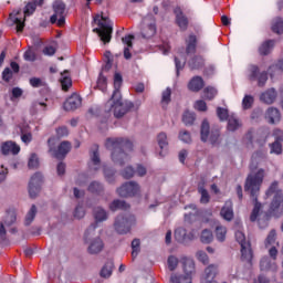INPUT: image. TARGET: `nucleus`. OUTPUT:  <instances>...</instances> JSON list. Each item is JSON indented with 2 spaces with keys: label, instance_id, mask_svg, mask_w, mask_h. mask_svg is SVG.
Masks as SVG:
<instances>
[{
  "label": "nucleus",
  "instance_id": "b1692460",
  "mask_svg": "<svg viewBox=\"0 0 283 283\" xmlns=\"http://www.w3.org/2000/svg\"><path fill=\"white\" fill-rule=\"evenodd\" d=\"M181 264L184 266V275L191 277V275L196 273V263L193 262V259L185 256L181 259Z\"/></svg>",
  "mask_w": 283,
  "mask_h": 283
},
{
  "label": "nucleus",
  "instance_id": "5fc2aeb1",
  "mask_svg": "<svg viewBox=\"0 0 283 283\" xmlns=\"http://www.w3.org/2000/svg\"><path fill=\"white\" fill-rule=\"evenodd\" d=\"M198 192L201 195L200 202L202 205H207L209 200H211V197L209 196V191H207L205 187H199Z\"/></svg>",
  "mask_w": 283,
  "mask_h": 283
},
{
  "label": "nucleus",
  "instance_id": "4be33fe9",
  "mask_svg": "<svg viewBox=\"0 0 283 283\" xmlns=\"http://www.w3.org/2000/svg\"><path fill=\"white\" fill-rule=\"evenodd\" d=\"M157 143L159 146V149H161V151H159V156L160 158H165V156H167V147H169V139H167V133H159L157 135Z\"/></svg>",
  "mask_w": 283,
  "mask_h": 283
},
{
  "label": "nucleus",
  "instance_id": "a878e982",
  "mask_svg": "<svg viewBox=\"0 0 283 283\" xmlns=\"http://www.w3.org/2000/svg\"><path fill=\"white\" fill-rule=\"evenodd\" d=\"M202 87H205V80L200 76L192 77L188 83V90H190V92H200Z\"/></svg>",
  "mask_w": 283,
  "mask_h": 283
},
{
  "label": "nucleus",
  "instance_id": "c756f323",
  "mask_svg": "<svg viewBox=\"0 0 283 283\" xmlns=\"http://www.w3.org/2000/svg\"><path fill=\"white\" fill-rule=\"evenodd\" d=\"M19 14H21V9L10 13V19L12 20V25H17V31L23 32V28H25V22L19 19Z\"/></svg>",
  "mask_w": 283,
  "mask_h": 283
},
{
  "label": "nucleus",
  "instance_id": "0e129e2a",
  "mask_svg": "<svg viewBox=\"0 0 283 283\" xmlns=\"http://www.w3.org/2000/svg\"><path fill=\"white\" fill-rule=\"evenodd\" d=\"M36 6L38 4L35 2H29L24 8V17H30L31 14H34Z\"/></svg>",
  "mask_w": 283,
  "mask_h": 283
},
{
  "label": "nucleus",
  "instance_id": "39448f33",
  "mask_svg": "<svg viewBox=\"0 0 283 283\" xmlns=\"http://www.w3.org/2000/svg\"><path fill=\"white\" fill-rule=\"evenodd\" d=\"M200 136L202 143H209L212 147L220 145V130L211 129L209 120L203 119L200 128Z\"/></svg>",
  "mask_w": 283,
  "mask_h": 283
},
{
  "label": "nucleus",
  "instance_id": "680f3d73",
  "mask_svg": "<svg viewBox=\"0 0 283 283\" xmlns=\"http://www.w3.org/2000/svg\"><path fill=\"white\" fill-rule=\"evenodd\" d=\"M270 154H276L277 156L282 154V142H274L270 145Z\"/></svg>",
  "mask_w": 283,
  "mask_h": 283
},
{
  "label": "nucleus",
  "instance_id": "09e8293b",
  "mask_svg": "<svg viewBox=\"0 0 283 283\" xmlns=\"http://www.w3.org/2000/svg\"><path fill=\"white\" fill-rule=\"evenodd\" d=\"M14 222H17V212L8 211L4 216V224H7V227H12Z\"/></svg>",
  "mask_w": 283,
  "mask_h": 283
},
{
  "label": "nucleus",
  "instance_id": "393cba45",
  "mask_svg": "<svg viewBox=\"0 0 283 283\" xmlns=\"http://www.w3.org/2000/svg\"><path fill=\"white\" fill-rule=\"evenodd\" d=\"M241 260L242 262L251 264V260H253V249H251V243H243L241 245Z\"/></svg>",
  "mask_w": 283,
  "mask_h": 283
},
{
  "label": "nucleus",
  "instance_id": "7ed1b4c3",
  "mask_svg": "<svg viewBox=\"0 0 283 283\" xmlns=\"http://www.w3.org/2000/svg\"><path fill=\"white\" fill-rule=\"evenodd\" d=\"M106 149L112 151L111 158L114 165L125 167L129 163V154L132 151V142L125 138H107L105 142Z\"/></svg>",
  "mask_w": 283,
  "mask_h": 283
},
{
  "label": "nucleus",
  "instance_id": "6e6d98bb",
  "mask_svg": "<svg viewBox=\"0 0 283 283\" xmlns=\"http://www.w3.org/2000/svg\"><path fill=\"white\" fill-rule=\"evenodd\" d=\"M136 174V170H134V167L127 166L125 169L120 171V176L125 178V180L132 179V177Z\"/></svg>",
  "mask_w": 283,
  "mask_h": 283
},
{
  "label": "nucleus",
  "instance_id": "6ab92c4d",
  "mask_svg": "<svg viewBox=\"0 0 283 283\" xmlns=\"http://www.w3.org/2000/svg\"><path fill=\"white\" fill-rule=\"evenodd\" d=\"M136 39V36H134L133 34L126 35L124 38H122V43H124V45H126L124 48V59H126V61H129V59H132V48H134V43L133 41Z\"/></svg>",
  "mask_w": 283,
  "mask_h": 283
},
{
  "label": "nucleus",
  "instance_id": "1a4fd4ad",
  "mask_svg": "<svg viewBox=\"0 0 283 283\" xmlns=\"http://www.w3.org/2000/svg\"><path fill=\"white\" fill-rule=\"evenodd\" d=\"M94 235V231H91L90 234H87V230L85 232V242L88 244L87 252L91 255H98L103 249H105V243L103 242V239L99 237L92 239Z\"/></svg>",
  "mask_w": 283,
  "mask_h": 283
},
{
  "label": "nucleus",
  "instance_id": "49530a36",
  "mask_svg": "<svg viewBox=\"0 0 283 283\" xmlns=\"http://www.w3.org/2000/svg\"><path fill=\"white\" fill-rule=\"evenodd\" d=\"M272 31L275 34H283V20L281 18H276L272 23Z\"/></svg>",
  "mask_w": 283,
  "mask_h": 283
},
{
  "label": "nucleus",
  "instance_id": "bf43d9fd",
  "mask_svg": "<svg viewBox=\"0 0 283 283\" xmlns=\"http://www.w3.org/2000/svg\"><path fill=\"white\" fill-rule=\"evenodd\" d=\"M41 191V186L29 184V196L30 198H36Z\"/></svg>",
  "mask_w": 283,
  "mask_h": 283
},
{
  "label": "nucleus",
  "instance_id": "9b49d317",
  "mask_svg": "<svg viewBox=\"0 0 283 283\" xmlns=\"http://www.w3.org/2000/svg\"><path fill=\"white\" fill-rule=\"evenodd\" d=\"M53 12L54 14L50 19L51 23H56L57 21V25H65V3L61 0L53 2Z\"/></svg>",
  "mask_w": 283,
  "mask_h": 283
},
{
  "label": "nucleus",
  "instance_id": "f03ea898",
  "mask_svg": "<svg viewBox=\"0 0 283 283\" xmlns=\"http://www.w3.org/2000/svg\"><path fill=\"white\" fill-rule=\"evenodd\" d=\"M262 182H264V169L260 168L254 175H249L245 180L244 191H248L254 202V208L250 216L251 222H255L259 218L260 224L262 220L265 219L266 222L269 220V213H260L262 209V203L258 201V196H260V187H262Z\"/></svg>",
  "mask_w": 283,
  "mask_h": 283
},
{
  "label": "nucleus",
  "instance_id": "603ef678",
  "mask_svg": "<svg viewBox=\"0 0 283 283\" xmlns=\"http://www.w3.org/2000/svg\"><path fill=\"white\" fill-rule=\"evenodd\" d=\"M19 130H20V134H21L22 143H31L32 134L28 133V127L20 126Z\"/></svg>",
  "mask_w": 283,
  "mask_h": 283
},
{
  "label": "nucleus",
  "instance_id": "f8f14e48",
  "mask_svg": "<svg viewBox=\"0 0 283 283\" xmlns=\"http://www.w3.org/2000/svg\"><path fill=\"white\" fill-rule=\"evenodd\" d=\"M93 216H94L95 222L91 223V226L87 228L86 235H90L91 231H96V229H98V223L105 222L108 218L107 211H105V209L101 207L94 208Z\"/></svg>",
  "mask_w": 283,
  "mask_h": 283
},
{
  "label": "nucleus",
  "instance_id": "423d86ee",
  "mask_svg": "<svg viewBox=\"0 0 283 283\" xmlns=\"http://www.w3.org/2000/svg\"><path fill=\"white\" fill-rule=\"evenodd\" d=\"M134 222H136V217H134V214H119L115 219V231H117V233H119L120 235H125V233H129L132 224H134Z\"/></svg>",
  "mask_w": 283,
  "mask_h": 283
},
{
  "label": "nucleus",
  "instance_id": "79ce46f5",
  "mask_svg": "<svg viewBox=\"0 0 283 283\" xmlns=\"http://www.w3.org/2000/svg\"><path fill=\"white\" fill-rule=\"evenodd\" d=\"M34 218H36V206L32 205L25 216V220H24L25 227H30V224H32V222H34Z\"/></svg>",
  "mask_w": 283,
  "mask_h": 283
},
{
  "label": "nucleus",
  "instance_id": "052dcab7",
  "mask_svg": "<svg viewBox=\"0 0 283 283\" xmlns=\"http://www.w3.org/2000/svg\"><path fill=\"white\" fill-rule=\"evenodd\" d=\"M29 169H38L39 168V157L36 154H32L31 157L29 158L28 163Z\"/></svg>",
  "mask_w": 283,
  "mask_h": 283
},
{
  "label": "nucleus",
  "instance_id": "6e6552de",
  "mask_svg": "<svg viewBox=\"0 0 283 283\" xmlns=\"http://www.w3.org/2000/svg\"><path fill=\"white\" fill-rule=\"evenodd\" d=\"M116 193L120 198H134L140 193V185L136 181H126L116 189Z\"/></svg>",
  "mask_w": 283,
  "mask_h": 283
},
{
  "label": "nucleus",
  "instance_id": "a18cd8bd",
  "mask_svg": "<svg viewBox=\"0 0 283 283\" xmlns=\"http://www.w3.org/2000/svg\"><path fill=\"white\" fill-rule=\"evenodd\" d=\"M216 238L219 242H224V240H227V228H224V226L216 227Z\"/></svg>",
  "mask_w": 283,
  "mask_h": 283
},
{
  "label": "nucleus",
  "instance_id": "13d9d810",
  "mask_svg": "<svg viewBox=\"0 0 283 283\" xmlns=\"http://www.w3.org/2000/svg\"><path fill=\"white\" fill-rule=\"evenodd\" d=\"M132 249H133V252H132L133 258H137L138 253H140V239H134L132 241Z\"/></svg>",
  "mask_w": 283,
  "mask_h": 283
},
{
  "label": "nucleus",
  "instance_id": "8fccbe9b",
  "mask_svg": "<svg viewBox=\"0 0 283 283\" xmlns=\"http://www.w3.org/2000/svg\"><path fill=\"white\" fill-rule=\"evenodd\" d=\"M196 120V114L187 111L184 113V116H182V123L187 126L189 125H193V122Z\"/></svg>",
  "mask_w": 283,
  "mask_h": 283
},
{
  "label": "nucleus",
  "instance_id": "a211bd4d",
  "mask_svg": "<svg viewBox=\"0 0 283 283\" xmlns=\"http://www.w3.org/2000/svg\"><path fill=\"white\" fill-rule=\"evenodd\" d=\"M175 240H177V242L180 244H184V242L193 240V233L187 232V229L185 228H178L175 230Z\"/></svg>",
  "mask_w": 283,
  "mask_h": 283
},
{
  "label": "nucleus",
  "instance_id": "0eeeda50",
  "mask_svg": "<svg viewBox=\"0 0 283 283\" xmlns=\"http://www.w3.org/2000/svg\"><path fill=\"white\" fill-rule=\"evenodd\" d=\"M48 146H49V153L53 158H57V160H63L67 154H70V150L72 149V144L67 140L62 142L56 150V147L54 146V138L48 139Z\"/></svg>",
  "mask_w": 283,
  "mask_h": 283
},
{
  "label": "nucleus",
  "instance_id": "f3484780",
  "mask_svg": "<svg viewBox=\"0 0 283 283\" xmlns=\"http://www.w3.org/2000/svg\"><path fill=\"white\" fill-rule=\"evenodd\" d=\"M263 163H266V151L265 150H256L252 155L251 169H258L261 167Z\"/></svg>",
  "mask_w": 283,
  "mask_h": 283
},
{
  "label": "nucleus",
  "instance_id": "7c9ffc66",
  "mask_svg": "<svg viewBox=\"0 0 283 283\" xmlns=\"http://www.w3.org/2000/svg\"><path fill=\"white\" fill-rule=\"evenodd\" d=\"M221 216L223 220L231 222L233 220V203L231 201H227L223 208L221 209Z\"/></svg>",
  "mask_w": 283,
  "mask_h": 283
},
{
  "label": "nucleus",
  "instance_id": "dca6fc26",
  "mask_svg": "<svg viewBox=\"0 0 283 283\" xmlns=\"http://www.w3.org/2000/svg\"><path fill=\"white\" fill-rule=\"evenodd\" d=\"M176 14V23L180 28L182 32L189 28V19L186 18L185 13H182V9L180 7H176L174 10Z\"/></svg>",
  "mask_w": 283,
  "mask_h": 283
},
{
  "label": "nucleus",
  "instance_id": "bb28decb",
  "mask_svg": "<svg viewBox=\"0 0 283 283\" xmlns=\"http://www.w3.org/2000/svg\"><path fill=\"white\" fill-rule=\"evenodd\" d=\"M261 271H275L277 269V264L269 256H263L260 261Z\"/></svg>",
  "mask_w": 283,
  "mask_h": 283
},
{
  "label": "nucleus",
  "instance_id": "58836bf2",
  "mask_svg": "<svg viewBox=\"0 0 283 283\" xmlns=\"http://www.w3.org/2000/svg\"><path fill=\"white\" fill-rule=\"evenodd\" d=\"M188 65L190 70H200L205 65V59L202 56L196 55L189 62Z\"/></svg>",
  "mask_w": 283,
  "mask_h": 283
},
{
  "label": "nucleus",
  "instance_id": "ea45409f",
  "mask_svg": "<svg viewBox=\"0 0 283 283\" xmlns=\"http://www.w3.org/2000/svg\"><path fill=\"white\" fill-rule=\"evenodd\" d=\"M170 283H191V276L185 274L172 273L170 275Z\"/></svg>",
  "mask_w": 283,
  "mask_h": 283
},
{
  "label": "nucleus",
  "instance_id": "ddd939ff",
  "mask_svg": "<svg viewBox=\"0 0 283 283\" xmlns=\"http://www.w3.org/2000/svg\"><path fill=\"white\" fill-rule=\"evenodd\" d=\"M249 72V78L251 81H258L259 87H264V85H266V81H269L266 72L263 71L260 73V69L255 65H251Z\"/></svg>",
  "mask_w": 283,
  "mask_h": 283
},
{
  "label": "nucleus",
  "instance_id": "338daca9",
  "mask_svg": "<svg viewBox=\"0 0 283 283\" xmlns=\"http://www.w3.org/2000/svg\"><path fill=\"white\" fill-rule=\"evenodd\" d=\"M178 268V258L170 255L168 258V269L169 271H176V269Z\"/></svg>",
  "mask_w": 283,
  "mask_h": 283
},
{
  "label": "nucleus",
  "instance_id": "37998d69",
  "mask_svg": "<svg viewBox=\"0 0 283 283\" xmlns=\"http://www.w3.org/2000/svg\"><path fill=\"white\" fill-rule=\"evenodd\" d=\"M200 241L202 244H211V242H213V232H211L209 229L202 230Z\"/></svg>",
  "mask_w": 283,
  "mask_h": 283
},
{
  "label": "nucleus",
  "instance_id": "774afa93",
  "mask_svg": "<svg viewBox=\"0 0 283 283\" xmlns=\"http://www.w3.org/2000/svg\"><path fill=\"white\" fill-rule=\"evenodd\" d=\"M179 140H181L182 143H186V144L191 143V134L187 130H181L179 133Z\"/></svg>",
  "mask_w": 283,
  "mask_h": 283
},
{
  "label": "nucleus",
  "instance_id": "c03bdc74",
  "mask_svg": "<svg viewBox=\"0 0 283 283\" xmlns=\"http://www.w3.org/2000/svg\"><path fill=\"white\" fill-rule=\"evenodd\" d=\"M217 95L218 90H216L214 87L208 86L203 90V98H206V101H213Z\"/></svg>",
  "mask_w": 283,
  "mask_h": 283
},
{
  "label": "nucleus",
  "instance_id": "72a5a7b5",
  "mask_svg": "<svg viewBox=\"0 0 283 283\" xmlns=\"http://www.w3.org/2000/svg\"><path fill=\"white\" fill-rule=\"evenodd\" d=\"M228 132H238L242 127V122L235 115H230L228 118Z\"/></svg>",
  "mask_w": 283,
  "mask_h": 283
},
{
  "label": "nucleus",
  "instance_id": "c9c22d12",
  "mask_svg": "<svg viewBox=\"0 0 283 283\" xmlns=\"http://www.w3.org/2000/svg\"><path fill=\"white\" fill-rule=\"evenodd\" d=\"M104 178L108 185H116V170L109 167H104Z\"/></svg>",
  "mask_w": 283,
  "mask_h": 283
},
{
  "label": "nucleus",
  "instance_id": "3c124183",
  "mask_svg": "<svg viewBox=\"0 0 283 283\" xmlns=\"http://www.w3.org/2000/svg\"><path fill=\"white\" fill-rule=\"evenodd\" d=\"M277 239V233L275 230H271L265 239V247L269 249V247H273L275 244V240Z\"/></svg>",
  "mask_w": 283,
  "mask_h": 283
},
{
  "label": "nucleus",
  "instance_id": "4468645a",
  "mask_svg": "<svg viewBox=\"0 0 283 283\" xmlns=\"http://www.w3.org/2000/svg\"><path fill=\"white\" fill-rule=\"evenodd\" d=\"M270 213L276 218H280V216L283 213V197L280 195V192L274 195L272 199L270 205Z\"/></svg>",
  "mask_w": 283,
  "mask_h": 283
},
{
  "label": "nucleus",
  "instance_id": "473e14b6",
  "mask_svg": "<svg viewBox=\"0 0 283 283\" xmlns=\"http://www.w3.org/2000/svg\"><path fill=\"white\" fill-rule=\"evenodd\" d=\"M91 160L94 171H98V167H101V155L98 154L97 145L93 146L91 150Z\"/></svg>",
  "mask_w": 283,
  "mask_h": 283
},
{
  "label": "nucleus",
  "instance_id": "cd10ccee",
  "mask_svg": "<svg viewBox=\"0 0 283 283\" xmlns=\"http://www.w3.org/2000/svg\"><path fill=\"white\" fill-rule=\"evenodd\" d=\"M260 98L265 105H272V103H275V98H277V92H275V88H270L265 91Z\"/></svg>",
  "mask_w": 283,
  "mask_h": 283
},
{
  "label": "nucleus",
  "instance_id": "f257e3e1",
  "mask_svg": "<svg viewBox=\"0 0 283 283\" xmlns=\"http://www.w3.org/2000/svg\"><path fill=\"white\" fill-rule=\"evenodd\" d=\"M123 85V75L115 73L114 75V92L112 97L106 102L104 112L106 114H114L115 118H123L125 114L134 109V103L129 101L123 102V95L120 94V86Z\"/></svg>",
  "mask_w": 283,
  "mask_h": 283
},
{
  "label": "nucleus",
  "instance_id": "412c9836",
  "mask_svg": "<svg viewBox=\"0 0 283 283\" xmlns=\"http://www.w3.org/2000/svg\"><path fill=\"white\" fill-rule=\"evenodd\" d=\"M282 118V115H280V111L274 107L268 108L265 112V120L270 123V125H276V123H280Z\"/></svg>",
  "mask_w": 283,
  "mask_h": 283
},
{
  "label": "nucleus",
  "instance_id": "f704fd0d",
  "mask_svg": "<svg viewBox=\"0 0 283 283\" xmlns=\"http://www.w3.org/2000/svg\"><path fill=\"white\" fill-rule=\"evenodd\" d=\"M275 45V41L268 40L263 42L259 48V54L261 56H266L268 54H271V50H273V46Z\"/></svg>",
  "mask_w": 283,
  "mask_h": 283
},
{
  "label": "nucleus",
  "instance_id": "de8ad7c7",
  "mask_svg": "<svg viewBox=\"0 0 283 283\" xmlns=\"http://www.w3.org/2000/svg\"><path fill=\"white\" fill-rule=\"evenodd\" d=\"M111 209L112 211H116V209H124V210H127L129 209V206L127 202H125L124 200H114L112 203H111Z\"/></svg>",
  "mask_w": 283,
  "mask_h": 283
},
{
  "label": "nucleus",
  "instance_id": "c85d7f7f",
  "mask_svg": "<svg viewBox=\"0 0 283 283\" xmlns=\"http://www.w3.org/2000/svg\"><path fill=\"white\" fill-rule=\"evenodd\" d=\"M198 45V38L196 34H190L186 40V54H196V48Z\"/></svg>",
  "mask_w": 283,
  "mask_h": 283
},
{
  "label": "nucleus",
  "instance_id": "69168bd1",
  "mask_svg": "<svg viewBox=\"0 0 283 283\" xmlns=\"http://www.w3.org/2000/svg\"><path fill=\"white\" fill-rule=\"evenodd\" d=\"M29 83L31 87H45V83L41 80V77H31Z\"/></svg>",
  "mask_w": 283,
  "mask_h": 283
},
{
  "label": "nucleus",
  "instance_id": "9d476101",
  "mask_svg": "<svg viewBox=\"0 0 283 283\" xmlns=\"http://www.w3.org/2000/svg\"><path fill=\"white\" fill-rule=\"evenodd\" d=\"M140 34L142 39L145 41H149V39H154V36H156V19L154 15H147L144 18Z\"/></svg>",
  "mask_w": 283,
  "mask_h": 283
},
{
  "label": "nucleus",
  "instance_id": "4d7b16f0",
  "mask_svg": "<svg viewBox=\"0 0 283 283\" xmlns=\"http://www.w3.org/2000/svg\"><path fill=\"white\" fill-rule=\"evenodd\" d=\"M31 185H35L38 187H41L43 185V174L41 172H35L32 177L30 182Z\"/></svg>",
  "mask_w": 283,
  "mask_h": 283
},
{
  "label": "nucleus",
  "instance_id": "aec40b11",
  "mask_svg": "<svg viewBox=\"0 0 283 283\" xmlns=\"http://www.w3.org/2000/svg\"><path fill=\"white\" fill-rule=\"evenodd\" d=\"M218 273V265L210 264L208 268H206L203 276L201 279L202 283H216L213 282L216 275Z\"/></svg>",
  "mask_w": 283,
  "mask_h": 283
},
{
  "label": "nucleus",
  "instance_id": "4c0bfd02",
  "mask_svg": "<svg viewBox=\"0 0 283 283\" xmlns=\"http://www.w3.org/2000/svg\"><path fill=\"white\" fill-rule=\"evenodd\" d=\"M113 271H114V261H108L102 268L99 275L101 277L107 279L112 276Z\"/></svg>",
  "mask_w": 283,
  "mask_h": 283
},
{
  "label": "nucleus",
  "instance_id": "5701e85b",
  "mask_svg": "<svg viewBox=\"0 0 283 283\" xmlns=\"http://www.w3.org/2000/svg\"><path fill=\"white\" fill-rule=\"evenodd\" d=\"M1 151L4 156H8V154L17 156L21 151V147L14 142H6L2 144Z\"/></svg>",
  "mask_w": 283,
  "mask_h": 283
},
{
  "label": "nucleus",
  "instance_id": "2eb2a0df",
  "mask_svg": "<svg viewBox=\"0 0 283 283\" xmlns=\"http://www.w3.org/2000/svg\"><path fill=\"white\" fill-rule=\"evenodd\" d=\"M83 103V99H81L80 95L73 94L71 97H69L64 103V109L66 112H74L75 109H78Z\"/></svg>",
  "mask_w": 283,
  "mask_h": 283
},
{
  "label": "nucleus",
  "instance_id": "a19ab883",
  "mask_svg": "<svg viewBox=\"0 0 283 283\" xmlns=\"http://www.w3.org/2000/svg\"><path fill=\"white\" fill-rule=\"evenodd\" d=\"M279 182L277 181H273L270 187L268 188V190L265 191V196L266 198H271V196H277V193H280V196H282V190H280L279 187Z\"/></svg>",
  "mask_w": 283,
  "mask_h": 283
},
{
  "label": "nucleus",
  "instance_id": "864d4df0",
  "mask_svg": "<svg viewBox=\"0 0 283 283\" xmlns=\"http://www.w3.org/2000/svg\"><path fill=\"white\" fill-rule=\"evenodd\" d=\"M217 116L221 122L229 120V117H231V115H229V111L222 107H217Z\"/></svg>",
  "mask_w": 283,
  "mask_h": 283
},
{
  "label": "nucleus",
  "instance_id": "e433bc0d",
  "mask_svg": "<svg viewBox=\"0 0 283 283\" xmlns=\"http://www.w3.org/2000/svg\"><path fill=\"white\" fill-rule=\"evenodd\" d=\"M87 189L91 193H95L96 196H101V193H103V191H105V186H103V184L101 181H92L88 185Z\"/></svg>",
  "mask_w": 283,
  "mask_h": 283
},
{
  "label": "nucleus",
  "instance_id": "e2e57ef3",
  "mask_svg": "<svg viewBox=\"0 0 283 283\" xmlns=\"http://www.w3.org/2000/svg\"><path fill=\"white\" fill-rule=\"evenodd\" d=\"M253 96L251 95H245L243 97V101H242V107L243 109H251V107H253Z\"/></svg>",
  "mask_w": 283,
  "mask_h": 283
},
{
  "label": "nucleus",
  "instance_id": "20e7f679",
  "mask_svg": "<svg viewBox=\"0 0 283 283\" xmlns=\"http://www.w3.org/2000/svg\"><path fill=\"white\" fill-rule=\"evenodd\" d=\"M94 21L95 23L97 21L98 28L93 29V32H95V34H98L103 43H109V41H112V33L114 32V29L109 23V18H105L102 15L101 19V15H96Z\"/></svg>",
  "mask_w": 283,
  "mask_h": 283
},
{
  "label": "nucleus",
  "instance_id": "2f4dec72",
  "mask_svg": "<svg viewBox=\"0 0 283 283\" xmlns=\"http://www.w3.org/2000/svg\"><path fill=\"white\" fill-rule=\"evenodd\" d=\"M60 83L64 92H67V90L72 87V77L70 76V71L65 70L61 73Z\"/></svg>",
  "mask_w": 283,
  "mask_h": 283
}]
</instances>
